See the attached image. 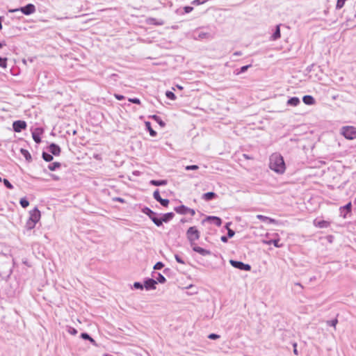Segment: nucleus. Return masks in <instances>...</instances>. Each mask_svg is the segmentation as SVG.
I'll return each mask as SVG.
<instances>
[{"label":"nucleus","instance_id":"obj_15","mask_svg":"<svg viewBox=\"0 0 356 356\" xmlns=\"http://www.w3.org/2000/svg\"><path fill=\"white\" fill-rule=\"evenodd\" d=\"M48 149L49 152L54 156H58L60 153V147L55 143L50 144Z\"/></svg>","mask_w":356,"mask_h":356},{"label":"nucleus","instance_id":"obj_62","mask_svg":"<svg viewBox=\"0 0 356 356\" xmlns=\"http://www.w3.org/2000/svg\"><path fill=\"white\" fill-rule=\"evenodd\" d=\"M189 113L193 115H197V113H192V112H189Z\"/></svg>","mask_w":356,"mask_h":356},{"label":"nucleus","instance_id":"obj_6","mask_svg":"<svg viewBox=\"0 0 356 356\" xmlns=\"http://www.w3.org/2000/svg\"><path fill=\"white\" fill-rule=\"evenodd\" d=\"M202 224L205 226L207 224H213L217 227H220L222 224V220L216 216H207L202 220Z\"/></svg>","mask_w":356,"mask_h":356},{"label":"nucleus","instance_id":"obj_24","mask_svg":"<svg viewBox=\"0 0 356 356\" xmlns=\"http://www.w3.org/2000/svg\"><path fill=\"white\" fill-rule=\"evenodd\" d=\"M280 25L276 26L275 32L273 33V34L272 35V37H271L273 40H276L280 38L281 34H280Z\"/></svg>","mask_w":356,"mask_h":356},{"label":"nucleus","instance_id":"obj_35","mask_svg":"<svg viewBox=\"0 0 356 356\" xmlns=\"http://www.w3.org/2000/svg\"><path fill=\"white\" fill-rule=\"evenodd\" d=\"M7 61H8V58H1L0 56V67H2V68H6L7 67Z\"/></svg>","mask_w":356,"mask_h":356},{"label":"nucleus","instance_id":"obj_49","mask_svg":"<svg viewBox=\"0 0 356 356\" xmlns=\"http://www.w3.org/2000/svg\"><path fill=\"white\" fill-rule=\"evenodd\" d=\"M188 289L190 290L188 293L189 294H193V293H197V290H194L193 289V286L191 285L189 287H188Z\"/></svg>","mask_w":356,"mask_h":356},{"label":"nucleus","instance_id":"obj_17","mask_svg":"<svg viewBox=\"0 0 356 356\" xmlns=\"http://www.w3.org/2000/svg\"><path fill=\"white\" fill-rule=\"evenodd\" d=\"M175 216V213L173 212L166 213L163 215L161 218H159L161 225L163 222H168L171 220Z\"/></svg>","mask_w":356,"mask_h":356},{"label":"nucleus","instance_id":"obj_48","mask_svg":"<svg viewBox=\"0 0 356 356\" xmlns=\"http://www.w3.org/2000/svg\"><path fill=\"white\" fill-rule=\"evenodd\" d=\"M184 10L185 13H189L193 10V8L191 6H185L184 8Z\"/></svg>","mask_w":356,"mask_h":356},{"label":"nucleus","instance_id":"obj_59","mask_svg":"<svg viewBox=\"0 0 356 356\" xmlns=\"http://www.w3.org/2000/svg\"><path fill=\"white\" fill-rule=\"evenodd\" d=\"M5 45H6L5 42H0V49H1Z\"/></svg>","mask_w":356,"mask_h":356},{"label":"nucleus","instance_id":"obj_25","mask_svg":"<svg viewBox=\"0 0 356 356\" xmlns=\"http://www.w3.org/2000/svg\"><path fill=\"white\" fill-rule=\"evenodd\" d=\"M20 152L24 156V158L26 159V160L27 161L30 162L31 161V159H32L31 155L28 150L22 148L20 149Z\"/></svg>","mask_w":356,"mask_h":356},{"label":"nucleus","instance_id":"obj_9","mask_svg":"<svg viewBox=\"0 0 356 356\" xmlns=\"http://www.w3.org/2000/svg\"><path fill=\"white\" fill-rule=\"evenodd\" d=\"M13 128L15 132H21L26 128V123L23 120H17L13 123Z\"/></svg>","mask_w":356,"mask_h":356},{"label":"nucleus","instance_id":"obj_55","mask_svg":"<svg viewBox=\"0 0 356 356\" xmlns=\"http://www.w3.org/2000/svg\"><path fill=\"white\" fill-rule=\"evenodd\" d=\"M209 252L203 248H202V255H205L207 254H208Z\"/></svg>","mask_w":356,"mask_h":356},{"label":"nucleus","instance_id":"obj_53","mask_svg":"<svg viewBox=\"0 0 356 356\" xmlns=\"http://www.w3.org/2000/svg\"><path fill=\"white\" fill-rule=\"evenodd\" d=\"M88 341L92 344L94 345L95 346H97V344L96 343V341H95L94 339H92L91 337H90V339H88Z\"/></svg>","mask_w":356,"mask_h":356},{"label":"nucleus","instance_id":"obj_44","mask_svg":"<svg viewBox=\"0 0 356 356\" xmlns=\"http://www.w3.org/2000/svg\"><path fill=\"white\" fill-rule=\"evenodd\" d=\"M129 102L136 104H140V100L138 98L134 97V98H129Z\"/></svg>","mask_w":356,"mask_h":356},{"label":"nucleus","instance_id":"obj_37","mask_svg":"<svg viewBox=\"0 0 356 356\" xmlns=\"http://www.w3.org/2000/svg\"><path fill=\"white\" fill-rule=\"evenodd\" d=\"M165 96L167 97V98L171 100H175L176 99L175 95L172 91H166Z\"/></svg>","mask_w":356,"mask_h":356},{"label":"nucleus","instance_id":"obj_21","mask_svg":"<svg viewBox=\"0 0 356 356\" xmlns=\"http://www.w3.org/2000/svg\"><path fill=\"white\" fill-rule=\"evenodd\" d=\"M300 101L298 97H293L287 101V104L291 106H296L300 104Z\"/></svg>","mask_w":356,"mask_h":356},{"label":"nucleus","instance_id":"obj_32","mask_svg":"<svg viewBox=\"0 0 356 356\" xmlns=\"http://www.w3.org/2000/svg\"><path fill=\"white\" fill-rule=\"evenodd\" d=\"M32 137H33V140L36 143H40L41 142V138H40L39 133H37L36 131H33L32 133Z\"/></svg>","mask_w":356,"mask_h":356},{"label":"nucleus","instance_id":"obj_20","mask_svg":"<svg viewBox=\"0 0 356 356\" xmlns=\"http://www.w3.org/2000/svg\"><path fill=\"white\" fill-rule=\"evenodd\" d=\"M217 197V195L213 192H208L202 195V198L206 201H210Z\"/></svg>","mask_w":356,"mask_h":356},{"label":"nucleus","instance_id":"obj_1","mask_svg":"<svg viewBox=\"0 0 356 356\" xmlns=\"http://www.w3.org/2000/svg\"><path fill=\"white\" fill-rule=\"evenodd\" d=\"M270 168L279 174L284 172L286 166L283 157L281 154L275 153L270 156Z\"/></svg>","mask_w":356,"mask_h":356},{"label":"nucleus","instance_id":"obj_8","mask_svg":"<svg viewBox=\"0 0 356 356\" xmlns=\"http://www.w3.org/2000/svg\"><path fill=\"white\" fill-rule=\"evenodd\" d=\"M175 211L181 215H186L188 213L191 214V216H194L195 212L193 209H190L184 205H180L175 208Z\"/></svg>","mask_w":356,"mask_h":356},{"label":"nucleus","instance_id":"obj_47","mask_svg":"<svg viewBox=\"0 0 356 356\" xmlns=\"http://www.w3.org/2000/svg\"><path fill=\"white\" fill-rule=\"evenodd\" d=\"M235 234V232L231 229H228V231H227V236L229 238H232L234 236Z\"/></svg>","mask_w":356,"mask_h":356},{"label":"nucleus","instance_id":"obj_45","mask_svg":"<svg viewBox=\"0 0 356 356\" xmlns=\"http://www.w3.org/2000/svg\"><path fill=\"white\" fill-rule=\"evenodd\" d=\"M198 168H199V166L197 165H187L186 167V170H197Z\"/></svg>","mask_w":356,"mask_h":356},{"label":"nucleus","instance_id":"obj_39","mask_svg":"<svg viewBox=\"0 0 356 356\" xmlns=\"http://www.w3.org/2000/svg\"><path fill=\"white\" fill-rule=\"evenodd\" d=\"M164 266V264L161 262V261H159L157 262L154 266V270H161V268H163Z\"/></svg>","mask_w":356,"mask_h":356},{"label":"nucleus","instance_id":"obj_3","mask_svg":"<svg viewBox=\"0 0 356 356\" xmlns=\"http://www.w3.org/2000/svg\"><path fill=\"white\" fill-rule=\"evenodd\" d=\"M19 11L22 12L25 15H29L35 12V7L33 4L29 3V4L26 5L25 6L21 7L19 8L8 10L9 13H16V12H19Z\"/></svg>","mask_w":356,"mask_h":356},{"label":"nucleus","instance_id":"obj_18","mask_svg":"<svg viewBox=\"0 0 356 356\" xmlns=\"http://www.w3.org/2000/svg\"><path fill=\"white\" fill-rule=\"evenodd\" d=\"M314 226L319 228H327L330 226V222L326 220H315L314 221Z\"/></svg>","mask_w":356,"mask_h":356},{"label":"nucleus","instance_id":"obj_23","mask_svg":"<svg viewBox=\"0 0 356 356\" xmlns=\"http://www.w3.org/2000/svg\"><path fill=\"white\" fill-rule=\"evenodd\" d=\"M146 129L149 132L151 136H156L157 133L152 128L151 123L149 122H145Z\"/></svg>","mask_w":356,"mask_h":356},{"label":"nucleus","instance_id":"obj_60","mask_svg":"<svg viewBox=\"0 0 356 356\" xmlns=\"http://www.w3.org/2000/svg\"><path fill=\"white\" fill-rule=\"evenodd\" d=\"M229 225H230V222H228V223H227V224H226V225H225V227H226L227 229H229Z\"/></svg>","mask_w":356,"mask_h":356},{"label":"nucleus","instance_id":"obj_10","mask_svg":"<svg viewBox=\"0 0 356 356\" xmlns=\"http://www.w3.org/2000/svg\"><path fill=\"white\" fill-rule=\"evenodd\" d=\"M41 217L40 211L38 210L37 207H35L33 210L29 211V219L31 221H34L35 222H38Z\"/></svg>","mask_w":356,"mask_h":356},{"label":"nucleus","instance_id":"obj_28","mask_svg":"<svg viewBox=\"0 0 356 356\" xmlns=\"http://www.w3.org/2000/svg\"><path fill=\"white\" fill-rule=\"evenodd\" d=\"M42 157L47 162H50L54 159V157H53L51 154H49V153L45 152H42Z\"/></svg>","mask_w":356,"mask_h":356},{"label":"nucleus","instance_id":"obj_26","mask_svg":"<svg viewBox=\"0 0 356 356\" xmlns=\"http://www.w3.org/2000/svg\"><path fill=\"white\" fill-rule=\"evenodd\" d=\"M251 66H252L251 65H244L239 69H236L234 70V74L236 75H238L239 74L243 73V72H246L248 70V69L250 68Z\"/></svg>","mask_w":356,"mask_h":356},{"label":"nucleus","instance_id":"obj_31","mask_svg":"<svg viewBox=\"0 0 356 356\" xmlns=\"http://www.w3.org/2000/svg\"><path fill=\"white\" fill-rule=\"evenodd\" d=\"M268 244H273L275 247L280 248L282 246V243H280V239H273L270 240L268 242H267Z\"/></svg>","mask_w":356,"mask_h":356},{"label":"nucleus","instance_id":"obj_40","mask_svg":"<svg viewBox=\"0 0 356 356\" xmlns=\"http://www.w3.org/2000/svg\"><path fill=\"white\" fill-rule=\"evenodd\" d=\"M67 332L72 335H76L77 334L76 329L72 327H67Z\"/></svg>","mask_w":356,"mask_h":356},{"label":"nucleus","instance_id":"obj_4","mask_svg":"<svg viewBox=\"0 0 356 356\" xmlns=\"http://www.w3.org/2000/svg\"><path fill=\"white\" fill-rule=\"evenodd\" d=\"M142 212L152 220V222L158 227L161 226V223L159 218L157 216V213L151 210L148 207H144L142 209Z\"/></svg>","mask_w":356,"mask_h":356},{"label":"nucleus","instance_id":"obj_12","mask_svg":"<svg viewBox=\"0 0 356 356\" xmlns=\"http://www.w3.org/2000/svg\"><path fill=\"white\" fill-rule=\"evenodd\" d=\"M339 211L341 213V216L343 218H346V214L349 213L352 211V203L351 202H349L348 204H346L345 206L341 207L339 208Z\"/></svg>","mask_w":356,"mask_h":356},{"label":"nucleus","instance_id":"obj_54","mask_svg":"<svg viewBox=\"0 0 356 356\" xmlns=\"http://www.w3.org/2000/svg\"><path fill=\"white\" fill-rule=\"evenodd\" d=\"M115 200L122 203L124 202V200L121 197H116L115 198Z\"/></svg>","mask_w":356,"mask_h":356},{"label":"nucleus","instance_id":"obj_56","mask_svg":"<svg viewBox=\"0 0 356 356\" xmlns=\"http://www.w3.org/2000/svg\"><path fill=\"white\" fill-rule=\"evenodd\" d=\"M3 19V17H0V30L2 29V20Z\"/></svg>","mask_w":356,"mask_h":356},{"label":"nucleus","instance_id":"obj_34","mask_svg":"<svg viewBox=\"0 0 356 356\" xmlns=\"http://www.w3.org/2000/svg\"><path fill=\"white\" fill-rule=\"evenodd\" d=\"M19 204L23 208H26L29 205V202L26 197L20 199Z\"/></svg>","mask_w":356,"mask_h":356},{"label":"nucleus","instance_id":"obj_50","mask_svg":"<svg viewBox=\"0 0 356 356\" xmlns=\"http://www.w3.org/2000/svg\"><path fill=\"white\" fill-rule=\"evenodd\" d=\"M115 97L118 99V100H122L124 99V97L122 95H119V94H115Z\"/></svg>","mask_w":356,"mask_h":356},{"label":"nucleus","instance_id":"obj_61","mask_svg":"<svg viewBox=\"0 0 356 356\" xmlns=\"http://www.w3.org/2000/svg\"><path fill=\"white\" fill-rule=\"evenodd\" d=\"M296 285L299 286L300 287L302 288V286L300 283H296Z\"/></svg>","mask_w":356,"mask_h":356},{"label":"nucleus","instance_id":"obj_57","mask_svg":"<svg viewBox=\"0 0 356 356\" xmlns=\"http://www.w3.org/2000/svg\"><path fill=\"white\" fill-rule=\"evenodd\" d=\"M193 3L200 5V0H195L193 1Z\"/></svg>","mask_w":356,"mask_h":356},{"label":"nucleus","instance_id":"obj_11","mask_svg":"<svg viewBox=\"0 0 356 356\" xmlns=\"http://www.w3.org/2000/svg\"><path fill=\"white\" fill-rule=\"evenodd\" d=\"M154 198L158 201L163 207H168L169 204V200L168 199L161 198L159 190H156L153 193Z\"/></svg>","mask_w":356,"mask_h":356},{"label":"nucleus","instance_id":"obj_27","mask_svg":"<svg viewBox=\"0 0 356 356\" xmlns=\"http://www.w3.org/2000/svg\"><path fill=\"white\" fill-rule=\"evenodd\" d=\"M61 164L59 162H54L48 165V169L51 171H54L60 167Z\"/></svg>","mask_w":356,"mask_h":356},{"label":"nucleus","instance_id":"obj_36","mask_svg":"<svg viewBox=\"0 0 356 356\" xmlns=\"http://www.w3.org/2000/svg\"><path fill=\"white\" fill-rule=\"evenodd\" d=\"M326 323H327V325L334 327V329H336V325L338 323V320H337V318H334V319L331 320V321H327L326 322Z\"/></svg>","mask_w":356,"mask_h":356},{"label":"nucleus","instance_id":"obj_52","mask_svg":"<svg viewBox=\"0 0 356 356\" xmlns=\"http://www.w3.org/2000/svg\"><path fill=\"white\" fill-rule=\"evenodd\" d=\"M228 238L229 237L227 236H222L220 240L224 243H227L228 241Z\"/></svg>","mask_w":356,"mask_h":356},{"label":"nucleus","instance_id":"obj_41","mask_svg":"<svg viewBox=\"0 0 356 356\" xmlns=\"http://www.w3.org/2000/svg\"><path fill=\"white\" fill-rule=\"evenodd\" d=\"M220 337V336L219 334H214V333H212V334H210L208 335V338L211 340H216V339H219Z\"/></svg>","mask_w":356,"mask_h":356},{"label":"nucleus","instance_id":"obj_46","mask_svg":"<svg viewBox=\"0 0 356 356\" xmlns=\"http://www.w3.org/2000/svg\"><path fill=\"white\" fill-rule=\"evenodd\" d=\"M80 337L85 340H88L90 337V336L86 332L81 333Z\"/></svg>","mask_w":356,"mask_h":356},{"label":"nucleus","instance_id":"obj_13","mask_svg":"<svg viewBox=\"0 0 356 356\" xmlns=\"http://www.w3.org/2000/svg\"><path fill=\"white\" fill-rule=\"evenodd\" d=\"M157 282L152 278H147L144 281V287L147 290L155 289Z\"/></svg>","mask_w":356,"mask_h":356},{"label":"nucleus","instance_id":"obj_2","mask_svg":"<svg viewBox=\"0 0 356 356\" xmlns=\"http://www.w3.org/2000/svg\"><path fill=\"white\" fill-rule=\"evenodd\" d=\"M186 237L190 243L191 247L195 252L200 253V246L198 245L200 232L196 227H191L186 232Z\"/></svg>","mask_w":356,"mask_h":356},{"label":"nucleus","instance_id":"obj_42","mask_svg":"<svg viewBox=\"0 0 356 356\" xmlns=\"http://www.w3.org/2000/svg\"><path fill=\"white\" fill-rule=\"evenodd\" d=\"M134 287L136 289H143L144 287V284H141L140 282H136L134 284Z\"/></svg>","mask_w":356,"mask_h":356},{"label":"nucleus","instance_id":"obj_64","mask_svg":"<svg viewBox=\"0 0 356 356\" xmlns=\"http://www.w3.org/2000/svg\"><path fill=\"white\" fill-rule=\"evenodd\" d=\"M76 131H74L73 134H76Z\"/></svg>","mask_w":356,"mask_h":356},{"label":"nucleus","instance_id":"obj_38","mask_svg":"<svg viewBox=\"0 0 356 356\" xmlns=\"http://www.w3.org/2000/svg\"><path fill=\"white\" fill-rule=\"evenodd\" d=\"M1 181L3 182V184L5 185V186L7 188H8V189H13V184L7 179H2Z\"/></svg>","mask_w":356,"mask_h":356},{"label":"nucleus","instance_id":"obj_33","mask_svg":"<svg viewBox=\"0 0 356 356\" xmlns=\"http://www.w3.org/2000/svg\"><path fill=\"white\" fill-rule=\"evenodd\" d=\"M155 278L156 280V281L159 282V283H162L163 284V283H165V281H166L165 277L163 275L159 273H157V276L155 277Z\"/></svg>","mask_w":356,"mask_h":356},{"label":"nucleus","instance_id":"obj_5","mask_svg":"<svg viewBox=\"0 0 356 356\" xmlns=\"http://www.w3.org/2000/svg\"><path fill=\"white\" fill-rule=\"evenodd\" d=\"M341 134L346 139L353 140L356 138V128L353 127H343Z\"/></svg>","mask_w":356,"mask_h":356},{"label":"nucleus","instance_id":"obj_16","mask_svg":"<svg viewBox=\"0 0 356 356\" xmlns=\"http://www.w3.org/2000/svg\"><path fill=\"white\" fill-rule=\"evenodd\" d=\"M257 218L263 221V222H268V223H271V224H276L277 225L278 224V221L276 220L275 219H273V218H270L269 217H267V216H263V215H261V214H259L257 216Z\"/></svg>","mask_w":356,"mask_h":356},{"label":"nucleus","instance_id":"obj_51","mask_svg":"<svg viewBox=\"0 0 356 356\" xmlns=\"http://www.w3.org/2000/svg\"><path fill=\"white\" fill-rule=\"evenodd\" d=\"M293 353L296 355H298V350L296 348V346H297V344L296 343H294L293 344Z\"/></svg>","mask_w":356,"mask_h":356},{"label":"nucleus","instance_id":"obj_43","mask_svg":"<svg viewBox=\"0 0 356 356\" xmlns=\"http://www.w3.org/2000/svg\"><path fill=\"white\" fill-rule=\"evenodd\" d=\"M175 258L176 261H177L178 263H180V264H185L184 260L183 259V258H182L181 256H179V255H178V254H175Z\"/></svg>","mask_w":356,"mask_h":356},{"label":"nucleus","instance_id":"obj_63","mask_svg":"<svg viewBox=\"0 0 356 356\" xmlns=\"http://www.w3.org/2000/svg\"><path fill=\"white\" fill-rule=\"evenodd\" d=\"M244 157H245L246 159H249V157L248 156V155L246 154H243Z\"/></svg>","mask_w":356,"mask_h":356},{"label":"nucleus","instance_id":"obj_29","mask_svg":"<svg viewBox=\"0 0 356 356\" xmlns=\"http://www.w3.org/2000/svg\"><path fill=\"white\" fill-rule=\"evenodd\" d=\"M35 225H36V222L28 219L26 222V225H25V228L27 230H31L32 229H33L35 227Z\"/></svg>","mask_w":356,"mask_h":356},{"label":"nucleus","instance_id":"obj_7","mask_svg":"<svg viewBox=\"0 0 356 356\" xmlns=\"http://www.w3.org/2000/svg\"><path fill=\"white\" fill-rule=\"evenodd\" d=\"M229 263L230 264L237 268V269H239V270H246V271H249L251 270V266L249 264H244L243 262L242 261H235V260H232L231 259L229 261Z\"/></svg>","mask_w":356,"mask_h":356},{"label":"nucleus","instance_id":"obj_58","mask_svg":"<svg viewBox=\"0 0 356 356\" xmlns=\"http://www.w3.org/2000/svg\"><path fill=\"white\" fill-rule=\"evenodd\" d=\"M242 54L241 51H236L234 53V55H236V56H241Z\"/></svg>","mask_w":356,"mask_h":356},{"label":"nucleus","instance_id":"obj_19","mask_svg":"<svg viewBox=\"0 0 356 356\" xmlns=\"http://www.w3.org/2000/svg\"><path fill=\"white\" fill-rule=\"evenodd\" d=\"M302 101L307 105H313L315 104V99L311 95H305L302 98Z\"/></svg>","mask_w":356,"mask_h":356},{"label":"nucleus","instance_id":"obj_30","mask_svg":"<svg viewBox=\"0 0 356 356\" xmlns=\"http://www.w3.org/2000/svg\"><path fill=\"white\" fill-rule=\"evenodd\" d=\"M152 118L161 127H164L165 126V123L161 119L159 116L154 115L152 116Z\"/></svg>","mask_w":356,"mask_h":356},{"label":"nucleus","instance_id":"obj_22","mask_svg":"<svg viewBox=\"0 0 356 356\" xmlns=\"http://www.w3.org/2000/svg\"><path fill=\"white\" fill-rule=\"evenodd\" d=\"M150 184L151 185H153V186H165L167 184H168V181L167 180H165V179H162V180H151L150 181Z\"/></svg>","mask_w":356,"mask_h":356},{"label":"nucleus","instance_id":"obj_14","mask_svg":"<svg viewBox=\"0 0 356 356\" xmlns=\"http://www.w3.org/2000/svg\"><path fill=\"white\" fill-rule=\"evenodd\" d=\"M146 22L147 24L150 25H156V26H162L164 24V21L161 19H156L154 17H149L146 19Z\"/></svg>","mask_w":356,"mask_h":356}]
</instances>
